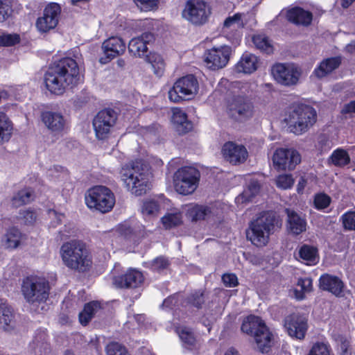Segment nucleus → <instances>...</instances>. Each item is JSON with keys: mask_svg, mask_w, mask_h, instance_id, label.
<instances>
[{"mask_svg": "<svg viewBox=\"0 0 355 355\" xmlns=\"http://www.w3.org/2000/svg\"><path fill=\"white\" fill-rule=\"evenodd\" d=\"M79 68L75 60L64 58L49 67L44 74L46 88L53 94L62 95L68 87H73L79 80Z\"/></svg>", "mask_w": 355, "mask_h": 355, "instance_id": "f257e3e1", "label": "nucleus"}, {"mask_svg": "<svg viewBox=\"0 0 355 355\" xmlns=\"http://www.w3.org/2000/svg\"><path fill=\"white\" fill-rule=\"evenodd\" d=\"M60 252L63 264L70 270L85 272L92 268V257L85 244L80 241L72 240L63 243Z\"/></svg>", "mask_w": 355, "mask_h": 355, "instance_id": "f03ea898", "label": "nucleus"}, {"mask_svg": "<svg viewBox=\"0 0 355 355\" xmlns=\"http://www.w3.org/2000/svg\"><path fill=\"white\" fill-rule=\"evenodd\" d=\"M317 112L311 105L293 104L286 112L284 122L290 132L302 135L307 132L317 121Z\"/></svg>", "mask_w": 355, "mask_h": 355, "instance_id": "7ed1b4c3", "label": "nucleus"}, {"mask_svg": "<svg viewBox=\"0 0 355 355\" xmlns=\"http://www.w3.org/2000/svg\"><path fill=\"white\" fill-rule=\"evenodd\" d=\"M121 180L124 187L136 196L146 193L150 189L148 174L137 161L126 164L122 168Z\"/></svg>", "mask_w": 355, "mask_h": 355, "instance_id": "20e7f679", "label": "nucleus"}, {"mask_svg": "<svg viewBox=\"0 0 355 355\" xmlns=\"http://www.w3.org/2000/svg\"><path fill=\"white\" fill-rule=\"evenodd\" d=\"M50 290L49 282L44 277L31 275L22 279L21 292L25 301L30 305L38 306L46 302Z\"/></svg>", "mask_w": 355, "mask_h": 355, "instance_id": "39448f33", "label": "nucleus"}, {"mask_svg": "<svg viewBox=\"0 0 355 355\" xmlns=\"http://www.w3.org/2000/svg\"><path fill=\"white\" fill-rule=\"evenodd\" d=\"M85 203L92 209L101 213L112 210L115 204V198L112 191L104 186H96L90 189L85 195Z\"/></svg>", "mask_w": 355, "mask_h": 355, "instance_id": "423d86ee", "label": "nucleus"}, {"mask_svg": "<svg viewBox=\"0 0 355 355\" xmlns=\"http://www.w3.org/2000/svg\"><path fill=\"white\" fill-rule=\"evenodd\" d=\"M200 177L199 171L194 167L184 166L179 168L173 176L176 191L182 195L192 193L198 186Z\"/></svg>", "mask_w": 355, "mask_h": 355, "instance_id": "0eeeda50", "label": "nucleus"}, {"mask_svg": "<svg viewBox=\"0 0 355 355\" xmlns=\"http://www.w3.org/2000/svg\"><path fill=\"white\" fill-rule=\"evenodd\" d=\"M198 91V81L191 74L179 78L168 92L171 101L178 103L193 98Z\"/></svg>", "mask_w": 355, "mask_h": 355, "instance_id": "6e6552de", "label": "nucleus"}, {"mask_svg": "<svg viewBox=\"0 0 355 355\" xmlns=\"http://www.w3.org/2000/svg\"><path fill=\"white\" fill-rule=\"evenodd\" d=\"M241 329L243 333L253 336L259 351L265 353L266 326L264 321L259 316L250 315L243 319Z\"/></svg>", "mask_w": 355, "mask_h": 355, "instance_id": "1a4fd4ad", "label": "nucleus"}, {"mask_svg": "<svg viewBox=\"0 0 355 355\" xmlns=\"http://www.w3.org/2000/svg\"><path fill=\"white\" fill-rule=\"evenodd\" d=\"M271 73L278 83L293 86L298 83L302 70L294 63H277L272 67Z\"/></svg>", "mask_w": 355, "mask_h": 355, "instance_id": "9d476101", "label": "nucleus"}, {"mask_svg": "<svg viewBox=\"0 0 355 355\" xmlns=\"http://www.w3.org/2000/svg\"><path fill=\"white\" fill-rule=\"evenodd\" d=\"M211 14V8L205 0H188L182 17L195 25L205 24Z\"/></svg>", "mask_w": 355, "mask_h": 355, "instance_id": "9b49d317", "label": "nucleus"}, {"mask_svg": "<svg viewBox=\"0 0 355 355\" xmlns=\"http://www.w3.org/2000/svg\"><path fill=\"white\" fill-rule=\"evenodd\" d=\"M116 120L117 114L114 110L104 109L100 111L93 119V126L97 139L107 138Z\"/></svg>", "mask_w": 355, "mask_h": 355, "instance_id": "f8f14e48", "label": "nucleus"}, {"mask_svg": "<svg viewBox=\"0 0 355 355\" xmlns=\"http://www.w3.org/2000/svg\"><path fill=\"white\" fill-rule=\"evenodd\" d=\"M300 162V153L293 148H277L272 155L273 166L277 171H292Z\"/></svg>", "mask_w": 355, "mask_h": 355, "instance_id": "ddd939ff", "label": "nucleus"}, {"mask_svg": "<svg viewBox=\"0 0 355 355\" xmlns=\"http://www.w3.org/2000/svg\"><path fill=\"white\" fill-rule=\"evenodd\" d=\"M228 115L236 121H245L252 116L253 105L244 96H236L227 100Z\"/></svg>", "mask_w": 355, "mask_h": 355, "instance_id": "4468645a", "label": "nucleus"}, {"mask_svg": "<svg viewBox=\"0 0 355 355\" xmlns=\"http://www.w3.org/2000/svg\"><path fill=\"white\" fill-rule=\"evenodd\" d=\"M232 53V47L227 45L214 46L207 50L205 53L206 66L212 70L223 68L227 64Z\"/></svg>", "mask_w": 355, "mask_h": 355, "instance_id": "2eb2a0df", "label": "nucleus"}, {"mask_svg": "<svg viewBox=\"0 0 355 355\" xmlns=\"http://www.w3.org/2000/svg\"><path fill=\"white\" fill-rule=\"evenodd\" d=\"M61 13V7L58 3H51L48 4L43 11V15L37 18L36 27L41 33H46L55 28L59 21Z\"/></svg>", "mask_w": 355, "mask_h": 355, "instance_id": "dca6fc26", "label": "nucleus"}, {"mask_svg": "<svg viewBox=\"0 0 355 355\" xmlns=\"http://www.w3.org/2000/svg\"><path fill=\"white\" fill-rule=\"evenodd\" d=\"M284 327L290 336L303 340L308 329L307 318L300 313H292L285 318Z\"/></svg>", "mask_w": 355, "mask_h": 355, "instance_id": "f3484780", "label": "nucleus"}, {"mask_svg": "<svg viewBox=\"0 0 355 355\" xmlns=\"http://www.w3.org/2000/svg\"><path fill=\"white\" fill-rule=\"evenodd\" d=\"M265 231H266V214L263 211L256 220L251 223L250 229L246 232V236L253 245L263 247L266 244Z\"/></svg>", "mask_w": 355, "mask_h": 355, "instance_id": "a211bd4d", "label": "nucleus"}, {"mask_svg": "<svg viewBox=\"0 0 355 355\" xmlns=\"http://www.w3.org/2000/svg\"><path fill=\"white\" fill-rule=\"evenodd\" d=\"M102 49L105 57L101 58L100 62L105 64L116 56L123 54L125 51V44L119 37H111L103 43Z\"/></svg>", "mask_w": 355, "mask_h": 355, "instance_id": "6ab92c4d", "label": "nucleus"}, {"mask_svg": "<svg viewBox=\"0 0 355 355\" xmlns=\"http://www.w3.org/2000/svg\"><path fill=\"white\" fill-rule=\"evenodd\" d=\"M28 352L33 355H48L51 348L46 329H38L35 331L33 338L28 345Z\"/></svg>", "mask_w": 355, "mask_h": 355, "instance_id": "aec40b11", "label": "nucleus"}, {"mask_svg": "<svg viewBox=\"0 0 355 355\" xmlns=\"http://www.w3.org/2000/svg\"><path fill=\"white\" fill-rule=\"evenodd\" d=\"M222 153L225 160L234 165L243 163L248 155L244 146L232 141L227 142L223 145Z\"/></svg>", "mask_w": 355, "mask_h": 355, "instance_id": "412c9836", "label": "nucleus"}, {"mask_svg": "<svg viewBox=\"0 0 355 355\" xmlns=\"http://www.w3.org/2000/svg\"><path fill=\"white\" fill-rule=\"evenodd\" d=\"M144 281L143 274L137 270L130 269L125 273L114 277L113 284L117 288H137Z\"/></svg>", "mask_w": 355, "mask_h": 355, "instance_id": "4be33fe9", "label": "nucleus"}, {"mask_svg": "<svg viewBox=\"0 0 355 355\" xmlns=\"http://www.w3.org/2000/svg\"><path fill=\"white\" fill-rule=\"evenodd\" d=\"M341 56H334L323 59L313 70L311 78L321 80L339 68L342 63Z\"/></svg>", "mask_w": 355, "mask_h": 355, "instance_id": "5701e85b", "label": "nucleus"}, {"mask_svg": "<svg viewBox=\"0 0 355 355\" xmlns=\"http://www.w3.org/2000/svg\"><path fill=\"white\" fill-rule=\"evenodd\" d=\"M17 327L14 309L7 301L0 300V329L7 332L13 331Z\"/></svg>", "mask_w": 355, "mask_h": 355, "instance_id": "b1692460", "label": "nucleus"}, {"mask_svg": "<svg viewBox=\"0 0 355 355\" xmlns=\"http://www.w3.org/2000/svg\"><path fill=\"white\" fill-rule=\"evenodd\" d=\"M42 120L46 128L55 134L63 132L67 125V120L60 112H44L42 114Z\"/></svg>", "mask_w": 355, "mask_h": 355, "instance_id": "393cba45", "label": "nucleus"}, {"mask_svg": "<svg viewBox=\"0 0 355 355\" xmlns=\"http://www.w3.org/2000/svg\"><path fill=\"white\" fill-rule=\"evenodd\" d=\"M154 35L149 32L132 39L128 44L129 52L136 57H142L148 51L147 45L154 40Z\"/></svg>", "mask_w": 355, "mask_h": 355, "instance_id": "a878e982", "label": "nucleus"}, {"mask_svg": "<svg viewBox=\"0 0 355 355\" xmlns=\"http://www.w3.org/2000/svg\"><path fill=\"white\" fill-rule=\"evenodd\" d=\"M285 212L287 215V230L290 234L297 236L306 230L307 223L304 217L290 209H286Z\"/></svg>", "mask_w": 355, "mask_h": 355, "instance_id": "bb28decb", "label": "nucleus"}, {"mask_svg": "<svg viewBox=\"0 0 355 355\" xmlns=\"http://www.w3.org/2000/svg\"><path fill=\"white\" fill-rule=\"evenodd\" d=\"M319 286L322 290L327 291L336 296H340L344 288V283L338 277L327 273L320 276Z\"/></svg>", "mask_w": 355, "mask_h": 355, "instance_id": "cd10ccee", "label": "nucleus"}, {"mask_svg": "<svg viewBox=\"0 0 355 355\" xmlns=\"http://www.w3.org/2000/svg\"><path fill=\"white\" fill-rule=\"evenodd\" d=\"M259 59L255 55L245 52L234 65L235 70L239 73L250 74L259 67Z\"/></svg>", "mask_w": 355, "mask_h": 355, "instance_id": "c85d7f7f", "label": "nucleus"}, {"mask_svg": "<svg viewBox=\"0 0 355 355\" xmlns=\"http://www.w3.org/2000/svg\"><path fill=\"white\" fill-rule=\"evenodd\" d=\"M286 18L296 25L308 26L312 21L313 15L302 8L295 7L287 11Z\"/></svg>", "mask_w": 355, "mask_h": 355, "instance_id": "c756f323", "label": "nucleus"}, {"mask_svg": "<svg viewBox=\"0 0 355 355\" xmlns=\"http://www.w3.org/2000/svg\"><path fill=\"white\" fill-rule=\"evenodd\" d=\"M172 121L180 134H185L193 128L192 123L187 119V114L180 108H175L173 110Z\"/></svg>", "mask_w": 355, "mask_h": 355, "instance_id": "7c9ffc66", "label": "nucleus"}, {"mask_svg": "<svg viewBox=\"0 0 355 355\" xmlns=\"http://www.w3.org/2000/svg\"><path fill=\"white\" fill-rule=\"evenodd\" d=\"M211 215V208L205 205H192L187 210V216L192 221L205 220Z\"/></svg>", "mask_w": 355, "mask_h": 355, "instance_id": "2f4dec72", "label": "nucleus"}, {"mask_svg": "<svg viewBox=\"0 0 355 355\" xmlns=\"http://www.w3.org/2000/svg\"><path fill=\"white\" fill-rule=\"evenodd\" d=\"M22 234L16 227L9 228L2 238V245L8 249L17 248L21 241Z\"/></svg>", "mask_w": 355, "mask_h": 355, "instance_id": "473e14b6", "label": "nucleus"}, {"mask_svg": "<svg viewBox=\"0 0 355 355\" xmlns=\"http://www.w3.org/2000/svg\"><path fill=\"white\" fill-rule=\"evenodd\" d=\"M13 125L6 113L0 109V144L8 141L12 134Z\"/></svg>", "mask_w": 355, "mask_h": 355, "instance_id": "72a5a7b5", "label": "nucleus"}, {"mask_svg": "<svg viewBox=\"0 0 355 355\" xmlns=\"http://www.w3.org/2000/svg\"><path fill=\"white\" fill-rule=\"evenodd\" d=\"M101 309V304L98 301H92L87 303L83 310L79 313V321L80 324L84 326L87 325Z\"/></svg>", "mask_w": 355, "mask_h": 355, "instance_id": "f704fd0d", "label": "nucleus"}, {"mask_svg": "<svg viewBox=\"0 0 355 355\" xmlns=\"http://www.w3.org/2000/svg\"><path fill=\"white\" fill-rule=\"evenodd\" d=\"M260 188V184L258 181H250L248 188L236 198V202L237 203H245L252 201L253 198L259 194Z\"/></svg>", "mask_w": 355, "mask_h": 355, "instance_id": "c9c22d12", "label": "nucleus"}, {"mask_svg": "<svg viewBox=\"0 0 355 355\" xmlns=\"http://www.w3.org/2000/svg\"><path fill=\"white\" fill-rule=\"evenodd\" d=\"M298 254L309 265L315 264L319 258L318 248L307 244H304L300 248Z\"/></svg>", "mask_w": 355, "mask_h": 355, "instance_id": "e433bc0d", "label": "nucleus"}, {"mask_svg": "<svg viewBox=\"0 0 355 355\" xmlns=\"http://www.w3.org/2000/svg\"><path fill=\"white\" fill-rule=\"evenodd\" d=\"M351 159L347 151L343 148L335 150L328 159V162L337 167H344L350 163Z\"/></svg>", "mask_w": 355, "mask_h": 355, "instance_id": "4c0bfd02", "label": "nucleus"}, {"mask_svg": "<svg viewBox=\"0 0 355 355\" xmlns=\"http://www.w3.org/2000/svg\"><path fill=\"white\" fill-rule=\"evenodd\" d=\"M176 332L184 348L192 349L196 345V338L192 331L187 327H178Z\"/></svg>", "mask_w": 355, "mask_h": 355, "instance_id": "58836bf2", "label": "nucleus"}, {"mask_svg": "<svg viewBox=\"0 0 355 355\" xmlns=\"http://www.w3.org/2000/svg\"><path fill=\"white\" fill-rule=\"evenodd\" d=\"M147 61L151 64L154 73L157 76H162L165 69V62L163 58L157 53H150L146 58Z\"/></svg>", "mask_w": 355, "mask_h": 355, "instance_id": "ea45409f", "label": "nucleus"}, {"mask_svg": "<svg viewBox=\"0 0 355 355\" xmlns=\"http://www.w3.org/2000/svg\"><path fill=\"white\" fill-rule=\"evenodd\" d=\"M33 192L30 189H24L15 193L12 199V205L15 207L22 206L31 202Z\"/></svg>", "mask_w": 355, "mask_h": 355, "instance_id": "a19ab883", "label": "nucleus"}, {"mask_svg": "<svg viewBox=\"0 0 355 355\" xmlns=\"http://www.w3.org/2000/svg\"><path fill=\"white\" fill-rule=\"evenodd\" d=\"M170 265L168 259L164 257L159 256L153 260L144 263V266L157 272H161L167 269Z\"/></svg>", "mask_w": 355, "mask_h": 355, "instance_id": "79ce46f5", "label": "nucleus"}, {"mask_svg": "<svg viewBox=\"0 0 355 355\" xmlns=\"http://www.w3.org/2000/svg\"><path fill=\"white\" fill-rule=\"evenodd\" d=\"M245 17L244 13L237 12L225 19L223 23V30L225 31L229 28L236 29L244 26L243 19Z\"/></svg>", "mask_w": 355, "mask_h": 355, "instance_id": "37998d69", "label": "nucleus"}, {"mask_svg": "<svg viewBox=\"0 0 355 355\" xmlns=\"http://www.w3.org/2000/svg\"><path fill=\"white\" fill-rule=\"evenodd\" d=\"M282 220L274 211H268V236L281 229Z\"/></svg>", "mask_w": 355, "mask_h": 355, "instance_id": "c03bdc74", "label": "nucleus"}, {"mask_svg": "<svg viewBox=\"0 0 355 355\" xmlns=\"http://www.w3.org/2000/svg\"><path fill=\"white\" fill-rule=\"evenodd\" d=\"M162 222L166 229H171L182 223V216L180 212L168 213L162 218Z\"/></svg>", "mask_w": 355, "mask_h": 355, "instance_id": "a18cd8bd", "label": "nucleus"}, {"mask_svg": "<svg viewBox=\"0 0 355 355\" xmlns=\"http://www.w3.org/2000/svg\"><path fill=\"white\" fill-rule=\"evenodd\" d=\"M20 42V37L17 33H7L0 30V46H11Z\"/></svg>", "mask_w": 355, "mask_h": 355, "instance_id": "49530a36", "label": "nucleus"}, {"mask_svg": "<svg viewBox=\"0 0 355 355\" xmlns=\"http://www.w3.org/2000/svg\"><path fill=\"white\" fill-rule=\"evenodd\" d=\"M275 185L281 189H289L294 184L295 180L291 175L284 174L278 175L274 180Z\"/></svg>", "mask_w": 355, "mask_h": 355, "instance_id": "de8ad7c7", "label": "nucleus"}, {"mask_svg": "<svg viewBox=\"0 0 355 355\" xmlns=\"http://www.w3.org/2000/svg\"><path fill=\"white\" fill-rule=\"evenodd\" d=\"M159 211V205L157 201L148 200L144 202L141 211L143 215L146 216H154L157 215Z\"/></svg>", "mask_w": 355, "mask_h": 355, "instance_id": "09e8293b", "label": "nucleus"}, {"mask_svg": "<svg viewBox=\"0 0 355 355\" xmlns=\"http://www.w3.org/2000/svg\"><path fill=\"white\" fill-rule=\"evenodd\" d=\"M343 227L347 230H355V211H349L340 218Z\"/></svg>", "mask_w": 355, "mask_h": 355, "instance_id": "8fccbe9b", "label": "nucleus"}, {"mask_svg": "<svg viewBox=\"0 0 355 355\" xmlns=\"http://www.w3.org/2000/svg\"><path fill=\"white\" fill-rule=\"evenodd\" d=\"M307 355H330V347L327 344L317 342L311 347Z\"/></svg>", "mask_w": 355, "mask_h": 355, "instance_id": "3c124183", "label": "nucleus"}, {"mask_svg": "<svg viewBox=\"0 0 355 355\" xmlns=\"http://www.w3.org/2000/svg\"><path fill=\"white\" fill-rule=\"evenodd\" d=\"M107 355H129L124 346L118 343H111L106 347Z\"/></svg>", "mask_w": 355, "mask_h": 355, "instance_id": "603ef678", "label": "nucleus"}, {"mask_svg": "<svg viewBox=\"0 0 355 355\" xmlns=\"http://www.w3.org/2000/svg\"><path fill=\"white\" fill-rule=\"evenodd\" d=\"M331 202V198L325 193H318L315 196L314 205L316 209H323L327 208Z\"/></svg>", "mask_w": 355, "mask_h": 355, "instance_id": "864d4df0", "label": "nucleus"}, {"mask_svg": "<svg viewBox=\"0 0 355 355\" xmlns=\"http://www.w3.org/2000/svg\"><path fill=\"white\" fill-rule=\"evenodd\" d=\"M204 296L202 292L198 291L192 293L187 297V303L196 307L197 309H200L202 304L204 303Z\"/></svg>", "mask_w": 355, "mask_h": 355, "instance_id": "5fc2aeb1", "label": "nucleus"}, {"mask_svg": "<svg viewBox=\"0 0 355 355\" xmlns=\"http://www.w3.org/2000/svg\"><path fill=\"white\" fill-rule=\"evenodd\" d=\"M252 42L255 47L261 51H266V35L259 33L254 35L252 37Z\"/></svg>", "mask_w": 355, "mask_h": 355, "instance_id": "6e6d98bb", "label": "nucleus"}, {"mask_svg": "<svg viewBox=\"0 0 355 355\" xmlns=\"http://www.w3.org/2000/svg\"><path fill=\"white\" fill-rule=\"evenodd\" d=\"M137 7L143 11H148L157 7L159 0H133Z\"/></svg>", "mask_w": 355, "mask_h": 355, "instance_id": "4d7b16f0", "label": "nucleus"}, {"mask_svg": "<svg viewBox=\"0 0 355 355\" xmlns=\"http://www.w3.org/2000/svg\"><path fill=\"white\" fill-rule=\"evenodd\" d=\"M116 232L121 236L128 238L133 233V229L129 222H124L119 224L116 227Z\"/></svg>", "mask_w": 355, "mask_h": 355, "instance_id": "13d9d810", "label": "nucleus"}, {"mask_svg": "<svg viewBox=\"0 0 355 355\" xmlns=\"http://www.w3.org/2000/svg\"><path fill=\"white\" fill-rule=\"evenodd\" d=\"M10 6L4 1L0 0V23L5 21L11 13Z\"/></svg>", "mask_w": 355, "mask_h": 355, "instance_id": "bf43d9fd", "label": "nucleus"}, {"mask_svg": "<svg viewBox=\"0 0 355 355\" xmlns=\"http://www.w3.org/2000/svg\"><path fill=\"white\" fill-rule=\"evenodd\" d=\"M222 281L227 287H235L239 284L236 275L233 273H226L222 276Z\"/></svg>", "mask_w": 355, "mask_h": 355, "instance_id": "052dcab7", "label": "nucleus"}, {"mask_svg": "<svg viewBox=\"0 0 355 355\" xmlns=\"http://www.w3.org/2000/svg\"><path fill=\"white\" fill-rule=\"evenodd\" d=\"M20 218L23 220V222L26 225L32 224L36 219L35 214L30 210H25L20 212Z\"/></svg>", "mask_w": 355, "mask_h": 355, "instance_id": "680f3d73", "label": "nucleus"}, {"mask_svg": "<svg viewBox=\"0 0 355 355\" xmlns=\"http://www.w3.org/2000/svg\"><path fill=\"white\" fill-rule=\"evenodd\" d=\"M297 286H300L301 290L310 292L312 288V279L309 277L299 278L297 282Z\"/></svg>", "mask_w": 355, "mask_h": 355, "instance_id": "e2e57ef3", "label": "nucleus"}, {"mask_svg": "<svg viewBox=\"0 0 355 355\" xmlns=\"http://www.w3.org/2000/svg\"><path fill=\"white\" fill-rule=\"evenodd\" d=\"M318 144L320 146L322 149L326 150L327 148H329V144L331 141L329 138L325 135H320L318 139Z\"/></svg>", "mask_w": 355, "mask_h": 355, "instance_id": "0e129e2a", "label": "nucleus"}, {"mask_svg": "<svg viewBox=\"0 0 355 355\" xmlns=\"http://www.w3.org/2000/svg\"><path fill=\"white\" fill-rule=\"evenodd\" d=\"M177 302V298L175 295L170 296L164 300L162 306L167 309H173Z\"/></svg>", "mask_w": 355, "mask_h": 355, "instance_id": "69168bd1", "label": "nucleus"}, {"mask_svg": "<svg viewBox=\"0 0 355 355\" xmlns=\"http://www.w3.org/2000/svg\"><path fill=\"white\" fill-rule=\"evenodd\" d=\"M343 112L345 113L355 112V100L349 102L344 106Z\"/></svg>", "mask_w": 355, "mask_h": 355, "instance_id": "338daca9", "label": "nucleus"}, {"mask_svg": "<svg viewBox=\"0 0 355 355\" xmlns=\"http://www.w3.org/2000/svg\"><path fill=\"white\" fill-rule=\"evenodd\" d=\"M344 51L348 54L355 53V40H352L350 43L347 44L344 48Z\"/></svg>", "mask_w": 355, "mask_h": 355, "instance_id": "774afa93", "label": "nucleus"}]
</instances>
